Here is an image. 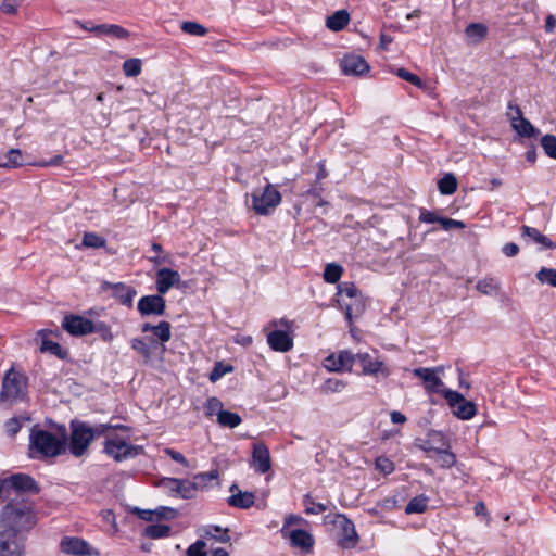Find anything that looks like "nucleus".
<instances>
[{
    "label": "nucleus",
    "instance_id": "f704fd0d",
    "mask_svg": "<svg viewBox=\"0 0 556 556\" xmlns=\"http://www.w3.org/2000/svg\"><path fill=\"white\" fill-rule=\"evenodd\" d=\"M172 528L167 525H149L143 530V535L150 539H163L170 535Z\"/></svg>",
    "mask_w": 556,
    "mask_h": 556
},
{
    "label": "nucleus",
    "instance_id": "f3484780",
    "mask_svg": "<svg viewBox=\"0 0 556 556\" xmlns=\"http://www.w3.org/2000/svg\"><path fill=\"white\" fill-rule=\"evenodd\" d=\"M338 294H345L355 300L353 304H348L345 307V318L351 323L353 313L361 314L364 309V304L357 299L359 291L354 282H342L338 285Z\"/></svg>",
    "mask_w": 556,
    "mask_h": 556
},
{
    "label": "nucleus",
    "instance_id": "a18cd8bd",
    "mask_svg": "<svg viewBox=\"0 0 556 556\" xmlns=\"http://www.w3.org/2000/svg\"><path fill=\"white\" fill-rule=\"evenodd\" d=\"M541 147L548 157L556 160V136L544 135L541 138Z\"/></svg>",
    "mask_w": 556,
    "mask_h": 556
},
{
    "label": "nucleus",
    "instance_id": "39448f33",
    "mask_svg": "<svg viewBox=\"0 0 556 556\" xmlns=\"http://www.w3.org/2000/svg\"><path fill=\"white\" fill-rule=\"evenodd\" d=\"M26 388L25 377L13 368L5 372L0 392L1 402H15L24 395Z\"/></svg>",
    "mask_w": 556,
    "mask_h": 556
},
{
    "label": "nucleus",
    "instance_id": "37998d69",
    "mask_svg": "<svg viewBox=\"0 0 556 556\" xmlns=\"http://www.w3.org/2000/svg\"><path fill=\"white\" fill-rule=\"evenodd\" d=\"M219 477L218 470L213 469L207 472H200L193 476V481L197 484L199 490H203L208 482L213 480H217Z\"/></svg>",
    "mask_w": 556,
    "mask_h": 556
},
{
    "label": "nucleus",
    "instance_id": "58836bf2",
    "mask_svg": "<svg viewBox=\"0 0 556 556\" xmlns=\"http://www.w3.org/2000/svg\"><path fill=\"white\" fill-rule=\"evenodd\" d=\"M106 244V240L97 235L96 232H85L83 237V241L79 245V248H92V249H99L104 248Z\"/></svg>",
    "mask_w": 556,
    "mask_h": 556
},
{
    "label": "nucleus",
    "instance_id": "13d9d810",
    "mask_svg": "<svg viewBox=\"0 0 556 556\" xmlns=\"http://www.w3.org/2000/svg\"><path fill=\"white\" fill-rule=\"evenodd\" d=\"M154 511H155V515L159 520L160 519L172 520V519L176 518V516L178 514L175 508L166 507V506H160Z\"/></svg>",
    "mask_w": 556,
    "mask_h": 556
},
{
    "label": "nucleus",
    "instance_id": "c85d7f7f",
    "mask_svg": "<svg viewBox=\"0 0 556 556\" xmlns=\"http://www.w3.org/2000/svg\"><path fill=\"white\" fill-rule=\"evenodd\" d=\"M522 236L529 237L534 242L541 244L544 249H555L556 243L545 235L541 233L536 228L522 226Z\"/></svg>",
    "mask_w": 556,
    "mask_h": 556
},
{
    "label": "nucleus",
    "instance_id": "6e6552de",
    "mask_svg": "<svg viewBox=\"0 0 556 556\" xmlns=\"http://www.w3.org/2000/svg\"><path fill=\"white\" fill-rule=\"evenodd\" d=\"M332 523L339 530V540L338 545L342 548H352L358 542V534L355 530V526L352 520H350L343 514H337Z\"/></svg>",
    "mask_w": 556,
    "mask_h": 556
},
{
    "label": "nucleus",
    "instance_id": "0eeeda50",
    "mask_svg": "<svg viewBox=\"0 0 556 556\" xmlns=\"http://www.w3.org/2000/svg\"><path fill=\"white\" fill-rule=\"evenodd\" d=\"M443 396L447 401L448 405L454 408V415L457 418L462 420H469L476 415V404L471 401H467L459 392L451 389H444Z\"/></svg>",
    "mask_w": 556,
    "mask_h": 556
},
{
    "label": "nucleus",
    "instance_id": "5fc2aeb1",
    "mask_svg": "<svg viewBox=\"0 0 556 556\" xmlns=\"http://www.w3.org/2000/svg\"><path fill=\"white\" fill-rule=\"evenodd\" d=\"M396 75H397L400 78H402V79H404V80H406V81L410 83L412 85H414V86H416V87H418V88H421V87H422V85H424V84H422V80L420 79V77H418V76H417V75H415L414 73H410V72H409V71H407L406 68H403V67L397 68V70H396Z\"/></svg>",
    "mask_w": 556,
    "mask_h": 556
},
{
    "label": "nucleus",
    "instance_id": "ddd939ff",
    "mask_svg": "<svg viewBox=\"0 0 556 556\" xmlns=\"http://www.w3.org/2000/svg\"><path fill=\"white\" fill-rule=\"evenodd\" d=\"M356 362V354L348 350L340 351L338 354H330L324 359V367L328 371H351Z\"/></svg>",
    "mask_w": 556,
    "mask_h": 556
},
{
    "label": "nucleus",
    "instance_id": "774afa93",
    "mask_svg": "<svg viewBox=\"0 0 556 556\" xmlns=\"http://www.w3.org/2000/svg\"><path fill=\"white\" fill-rule=\"evenodd\" d=\"M502 252L508 256V257H513V256H516L519 252V247L514 243V242H508L506 244L503 245L502 248Z\"/></svg>",
    "mask_w": 556,
    "mask_h": 556
},
{
    "label": "nucleus",
    "instance_id": "e2e57ef3",
    "mask_svg": "<svg viewBox=\"0 0 556 556\" xmlns=\"http://www.w3.org/2000/svg\"><path fill=\"white\" fill-rule=\"evenodd\" d=\"M440 225L444 230H451L453 228L464 229L466 227L465 223L462 220H456L450 217H442Z\"/></svg>",
    "mask_w": 556,
    "mask_h": 556
},
{
    "label": "nucleus",
    "instance_id": "412c9836",
    "mask_svg": "<svg viewBox=\"0 0 556 556\" xmlns=\"http://www.w3.org/2000/svg\"><path fill=\"white\" fill-rule=\"evenodd\" d=\"M180 281V275L177 270L170 268H161L156 273V290L160 294H165L168 290Z\"/></svg>",
    "mask_w": 556,
    "mask_h": 556
},
{
    "label": "nucleus",
    "instance_id": "b1692460",
    "mask_svg": "<svg viewBox=\"0 0 556 556\" xmlns=\"http://www.w3.org/2000/svg\"><path fill=\"white\" fill-rule=\"evenodd\" d=\"M282 536L288 538L290 540L291 546L293 547H299L303 551H311L313 548L314 538L309 532L305 530L294 529Z\"/></svg>",
    "mask_w": 556,
    "mask_h": 556
},
{
    "label": "nucleus",
    "instance_id": "393cba45",
    "mask_svg": "<svg viewBox=\"0 0 556 556\" xmlns=\"http://www.w3.org/2000/svg\"><path fill=\"white\" fill-rule=\"evenodd\" d=\"M89 544L79 538H64L61 541V549L65 554L76 556L90 555Z\"/></svg>",
    "mask_w": 556,
    "mask_h": 556
},
{
    "label": "nucleus",
    "instance_id": "ea45409f",
    "mask_svg": "<svg viewBox=\"0 0 556 556\" xmlns=\"http://www.w3.org/2000/svg\"><path fill=\"white\" fill-rule=\"evenodd\" d=\"M476 288L483 294L493 295L500 290V285L494 278H483L477 282Z\"/></svg>",
    "mask_w": 556,
    "mask_h": 556
},
{
    "label": "nucleus",
    "instance_id": "603ef678",
    "mask_svg": "<svg viewBox=\"0 0 556 556\" xmlns=\"http://www.w3.org/2000/svg\"><path fill=\"white\" fill-rule=\"evenodd\" d=\"M465 33L470 38L482 39L486 36L488 28L481 23H471L466 27Z\"/></svg>",
    "mask_w": 556,
    "mask_h": 556
},
{
    "label": "nucleus",
    "instance_id": "49530a36",
    "mask_svg": "<svg viewBox=\"0 0 556 556\" xmlns=\"http://www.w3.org/2000/svg\"><path fill=\"white\" fill-rule=\"evenodd\" d=\"M170 324L168 321L162 320L157 325H155V329L153 334L162 342H168L172 338L170 332Z\"/></svg>",
    "mask_w": 556,
    "mask_h": 556
},
{
    "label": "nucleus",
    "instance_id": "a19ab883",
    "mask_svg": "<svg viewBox=\"0 0 556 556\" xmlns=\"http://www.w3.org/2000/svg\"><path fill=\"white\" fill-rule=\"evenodd\" d=\"M7 162L0 163V168H16L23 165L22 152L20 149H11L5 154Z\"/></svg>",
    "mask_w": 556,
    "mask_h": 556
},
{
    "label": "nucleus",
    "instance_id": "4c0bfd02",
    "mask_svg": "<svg viewBox=\"0 0 556 556\" xmlns=\"http://www.w3.org/2000/svg\"><path fill=\"white\" fill-rule=\"evenodd\" d=\"M343 274V267L337 263H329L324 270V280L328 283H337Z\"/></svg>",
    "mask_w": 556,
    "mask_h": 556
},
{
    "label": "nucleus",
    "instance_id": "9b49d317",
    "mask_svg": "<svg viewBox=\"0 0 556 556\" xmlns=\"http://www.w3.org/2000/svg\"><path fill=\"white\" fill-rule=\"evenodd\" d=\"M508 110H515L516 116H513L511 113H507V116L510 119V124L513 129L523 138L536 137L540 134V130L535 128L531 122L523 117L521 109L514 104L513 102L508 103Z\"/></svg>",
    "mask_w": 556,
    "mask_h": 556
},
{
    "label": "nucleus",
    "instance_id": "bb28decb",
    "mask_svg": "<svg viewBox=\"0 0 556 556\" xmlns=\"http://www.w3.org/2000/svg\"><path fill=\"white\" fill-rule=\"evenodd\" d=\"M255 496L251 492H242L238 490L237 493H233L231 496L227 498L228 505L241 508V509H248L251 506L254 505Z\"/></svg>",
    "mask_w": 556,
    "mask_h": 556
},
{
    "label": "nucleus",
    "instance_id": "c9c22d12",
    "mask_svg": "<svg viewBox=\"0 0 556 556\" xmlns=\"http://www.w3.org/2000/svg\"><path fill=\"white\" fill-rule=\"evenodd\" d=\"M217 421L223 427L236 428L241 424L242 419L237 413L220 410L217 413Z\"/></svg>",
    "mask_w": 556,
    "mask_h": 556
},
{
    "label": "nucleus",
    "instance_id": "5701e85b",
    "mask_svg": "<svg viewBox=\"0 0 556 556\" xmlns=\"http://www.w3.org/2000/svg\"><path fill=\"white\" fill-rule=\"evenodd\" d=\"M440 439V446L435 450V460L442 468H451L456 464V456L450 451V444L441 433H435Z\"/></svg>",
    "mask_w": 556,
    "mask_h": 556
},
{
    "label": "nucleus",
    "instance_id": "7c9ffc66",
    "mask_svg": "<svg viewBox=\"0 0 556 556\" xmlns=\"http://www.w3.org/2000/svg\"><path fill=\"white\" fill-rule=\"evenodd\" d=\"M40 351L43 353L49 352L60 359H66L68 356V351L66 349L62 348L58 342L51 341L47 338H42Z\"/></svg>",
    "mask_w": 556,
    "mask_h": 556
},
{
    "label": "nucleus",
    "instance_id": "338daca9",
    "mask_svg": "<svg viewBox=\"0 0 556 556\" xmlns=\"http://www.w3.org/2000/svg\"><path fill=\"white\" fill-rule=\"evenodd\" d=\"M109 430H111V424H99L94 427H91L92 440L105 435Z\"/></svg>",
    "mask_w": 556,
    "mask_h": 556
},
{
    "label": "nucleus",
    "instance_id": "e433bc0d",
    "mask_svg": "<svg viewBox=\"0 0 556 556\" xmlns=\"http://www.w3.org/2000/svg\"><path fill=\"white\" fill-rule=\"evenodd\" d=\"M346 386H348V382L344 380L337 379V378H328L321 384L320 391L324 394L338 393V392H342Z\"/></svg>",
    "mask_w": 556,
    "mask_h": 556
},
{
    "label": "nucleus",
    "instance_id": "69168bd1",
    "mask_svg": "<svg viewBox=\"0 0 556 556\" xmlns=\"http://www.w3.org/2000/svg\"><path fill=\"white\" fill-rule=\"evenodd\" d=\"M165 454L167 456H169L173 460H175L176 463H179L181 464L182 466L185 467H188L189 466V462L187 460V458L184 456V454H181L180 452L178 451H175L173 448H165L164 450Z\"/></svg>",
    "mask_w": 556,
    "mask_h": 556
},
{
    "label": "nucleus",
    "instance_id": "72a5a7b5",
    "mask_svg": "<svg viewBox=\"0 0 556 556\" xmlns=\"http://www.w3.org/2000/svg\"><path fill=\"white\" fill-rule=\"evenodd\" d=\"M178 483V493L177 496L184 498V500H191L194 498L197 495V492L199 491L197 484L194 483L193 479H179Z\"/></svg>",
    "mask_w": 556,
    "mask_h": 556
},
{
    "label": "nucleus",
    "instance_id": "bf43d9fd",
    "mask_svg": "<svg viewBox=\"0 0 556 556\" xmlns=\"http://www.w3.org/2000/svg\"><path fill=\"white\" fill-rule=\"evenodd\" d=\"M442 217L443 216H438L434 212L428 211L426 208H421L420 214H419V220L421 223H426V224H433V223L440 224V220L442 219Z\"/></svg>",
    "mask_w": 556,
    "mask_h": 556
},
{
    "label": "nucleus",
    "instance_id": "7ed1b4c3",
    "mask_svg": "<svg viewBox=\"0 0 556 556\" xmlns=\"http://www.w3.org/2000/svg\"><path fill=\"white\" fill-rule=\"evenodd\" d=\"M252 208L257 215L267 216L280 204L281 193L270 184L252 192Z\"/></svg>",
    "mask_w": 556,
    "mask_h": 556
},
{
    "label": "nucleus",
    "instance_id": "0e129e2a",
    "mask_svg": "<svg viewBox=\"0 0 556 556\" xmlns=\"http://www.w3.org/2000/svg\"><path fill=\"white\" fill-rule=\"evenodd\" d=\"M206 415L212 416L223 409V403L217 397H210L206 402Z\"/></svg>",
    "mask_w": 556,
    "mask_h": 556
},
{
    "label": "nucleus",
    "instance_id": "c03bdc74",
    "mask_svg": "<svg viewBox=\"0 0 556 556\" xmlns=\"http://www.w3.org/2000/svg\"><path fill=\"white\" fill-rule=\"evenodd\" d=\"M536 279L542 283V285H548L551 287H555L556 288V269L554 268H547V267H542L538 273H536Z\"/></svg>",
    "mask_w": 556,
    "mask_h": 556
},
{
    "label": "nucleus",
    "instance_id": "f8f14e48",
    "mask_svg": "<svg viewBox=\"0 0 556 556\" xmlns=\"http://www.w3.org/2000/svg\"><path fill=\"white\" fill-rule=\"evenodd\" d=\"M137 309L141 317L162 316L165 314L166 301L160 293L143 295L138 301Z\"/></svg>",
    "mask_w": 556,
    "mask_h": 556
},
{
    "label": "nucleus",
    "instance_id": "de8ad7c7",
    "mask_svg": "<svg viewBox=\"0 0 556 556\" xmlns=\"http://www.w3.org/2000/svg\"><path fill=\"white\" fill-rule=\"evenodd\" d=\"M123 71L127 77H136L141 72L140 59H128L123 63Z\"/></svg>",
    "mask_w": 556,
    "mask_h": 556
},
{
    "label": "nucleus",
    "instance_id": "aec40b11",
    "mask_svg": "<svg viewBox=\"0 0 556 556\" xmlns=\"http://www.w3.org/2000/svg\"><path fill=\"white\" fill-rule=\"evenodd\" d=\"M341 70L345 75L361 76L369 71V65L366 60L356 54L345 55L341 60Z\"/></svg>",
    "mask_w": 556,
    "mask_h": 556
},
{
    "label": "nucleus",
    "instance_id": "9d476101",
    "mask_svg": "<svg viewBox=\"0 0 556 556\" xmlns=\"http://www.w3.org/2000/svg\"><path fill=\"white\" fill-rule=\"evenodd\" d=\"M442 371L441 367H418L413 370L415 377L420 378L425 383V389L429 393H440L443 395L444 383L438 376Z\"/></svg>",
    "mask_w": 556,
    "mask_h": 556
},
{
    "label": "nucleus",
    "instance_id": "4468645a",
    "mask_svg": "<svg viewBox=\"0 0 556 556\" xmlns=\"http://www.w3.org/2000/svg\"><path fill=\"white\" fill-rule=\"evenodd\" d=\"M62 328L74 337H84L92 333V320L75 314L65 315L62 320Z\"/></svg>",
    "mask_w": 556,
    "mask_h": 556
},
{
    "label": "nucleus",
    "instance_id": "4be33fe9",
    "mask_svg": "<svg viewBox=\"0 0 556 556\" xmlns=\"http://www.w3.org/2000/svg\"><path fill=\"white\" fill-rule=\"evenodd\" d=\"M267 343L276 352H288L293 346V339L287 331L274 330L267 334Z\"/></svg>",
    "mask_w": 556,
    "mask_h": 556
},
{
    "label": "nucleus",
    "instance_id": "052dcab7",
    "mask_svg": "<svg viewBox=\"0 0 556 556\" xmlns=\"http://www.w3.org/2000/svg\"><path fill=\"white\" fill-rule=\"evenodd\" d=\"M376 468L384 475H389L394 471V464L386 457H378L376 459Z\"/></svg>",
    "mask_w": 556,
    "mask_h": 556
},
{
    "label": "nucleus",
    "instance_id": "473e14b6",
    "mask_svg": "<svg viewBox=\"0 0 556 556\" xmlns=\"http://www.w3.org/2000/svg\"><path fill=\"white\" fill-rule=\"evenodd\" d=\"M428 502L429 498L424 494L415 496L407 503L405 513L407 515L421 514L428 508Z\"/></svg>",
    "mask_w": 556,
    "mask_h": 556
},
{
    "label": "nucleus",
    "instance_id": "c756f323",
    "mask_svg": "<svg viewBox=\"0 0 556 556\" xmlns=\"http://www.w3.org/2000/svg\"><path fill=\"white\" fill-rule=\"evenodd\" d=\"M157 341L154 339L150 340V344L141 338H134L130 341V346L134 351L139 353L146 362H149L152 357L151 346H156Z\"/></svg>",
    "mask_w": 556,
    "mask_h": 556
},
{
    "label": "nucleus",
    "instance_id": "79ce46f5",
    "mask_svg": "<svg viewBox=\"0 0 556 556\" xmlns=\"http://www.w3.org/2000/svg\"><path fill=\"white\" fill-rule=\"evenodd\" d=\"M303 504L305 506V514L307 515H318L328 509L327 505L323 503H315L308 493L303 496Z\"/></svg>",
    "mask_w": 556,
    "mask_h": 556
},
{
    "label": "nucleus",
    "instance_id": "6ab92c4d",
    "mask_svg": "<svg viewBox=\"0 0 556 556\" xmlns=\"http://www.w3.org/2000/svg\"><path fill=\"white\" fill-rule=\"evenodd\" d=\"M252 465L258 473H266L270 470V453L264 443H255L253 445Z\"/></svg>",
    "mask_w": 556,
    "mask_h": 556
},
{
    "label": "nucleus",
    "instance_id": "864d4df0",
    "mask_svg": "<svg viewBox=\"0 0 556 556\" xmlns=\"http://www.w3.org/2000/svg\"><path fill=\"white\" fill-rule=\"evenodd\" d=\"M181 30L192 36H204L207 33V29L203 25L195 22H184L181 24Z\"/></svg>",
    "mask_w": 556,
    "mask_h": 556
},
{
    "label": "nucleus",
    "instance_id": "a211bd4d",
    "mask_svg": "<svg viewBox=\"0 0 556 556\" xmlns=\"http://www.w3.org/2000/svg\"><path fill=\"white\" fill-rule=\"evenodd\" d=\"M7 483L16 492L38 494L40 486L37 481L26 473H14L7 479Z\"/></svg>",
    "mask_w": 556,
    "mask_h": 556
},
{
    "label": "nucleus",
    "instance_id": "1a4fd4ad",
    "mask_svg": "<svg viewBox=\"0 0 556 556\" xmlns=\"http://www.w3.org/2000/svg\"><path fill=\"white\" fill-rule=\"evenodd\" d=\"M100 289L102 292H111V296L114 298L119 304L127 307H131L134 299L137 295V290L124 282H110L102 281Z\"/></svg>",
    "mask_w": 556,
    "mask_h": 556
},
{
    "label": "nucleus",
    "instance_id": "dca6fc26",
    "mask_svg": "<svg viewBox=\"0 0 556 556\" xmlns=\"http://www.w3.org/2000/svg\"><path fill=\"white\" fill-rule=\"evenodd\" d=\"M0 556H24V544L14 532L0 531Z\"/></svg>",
    "mask_w": 556,
    "mask_h": 556
},
{
    "label": "nucleus",
    "instance_id": "2f4dec72",
    "mask_svg": "<svg viewBox=\"0 0 556 556\" xmlns=\"http://www.w3.org/2000/svg\"><path fill=\"white\" fill-rule=\"evenodd\" d=\"M438 189L441 194H453L457 189V179L454 174L447 173L438 181Z\"/></svg>",
    "mask_w": 556,
    "mask_h": 556
},
{
    "label": "nucleus",
    "instance_id": "423d86ee",
    "mask_svg": "<svg viewBox=\"0 0 556 556\" xmlns=\"http://www.w3.org/2000/svg\"><path fill=\"white\" fill-rule=\"evenodd\" d=\"M104 453L116 462H123L129 458H135L143 453V447L140 445L128 444L124 439L118 437L108 438L104 442Z\"/></svg>",
    "mask_w": 556,
    "mask_h": 556
},
{
    "label": "nucleus",
    "instance_id": "20e7f679",
    "mask_svg": "<svg viewBox=\"0 0 556 556\" xmlns=\"http://www.w3.org/2000/svg\"><path fill=\"white\" fill-rule=\"evenodd\" d=\"M71 430L72 432L68 444L70 452L75 457H80L93 441L91 427L85 421L72 420Z\"/></svg>",
    "mask_w": 556,
    "mask_h": 556
},
{
    "label": "nucleus",
    "instance_id": "09e8293b",
    "mask_svg": "<svg viewBox=\"0 0 556 556\" xmlns=\"http://www.w3.org/2000/svg\"><path fill=\"white\" fill-rule=\"evenodd\" d=\"M178 478H162L157 481L156 485L163 488L169 495L177 496L178 493Z\"/></svg>",
    "mask_w": 556,
    "mask_h": 556
},
{
    "label": "nucleus",
    "instance_id": "a878e982",
    "mask_svg": "<svg viewBox=\"0 0 556 556\" xmlns=\"http://www.w3.org/2000/svg\"><path fill=\"white\" fill-rule=\"evenodd\" d=\"M88 31L97 35L111 36L117 39H127L129 37V31L126 28L115 24L93 25L91 28H88Z\"/></svg>",
    "mask_w": 556,
    "mask_h": 556
},
{
    "label": "nucleus",
    "instance_id": "4d7b16f0",
    "mask_svg": "<svg viewBox=\"0 0 556 556\" xmlns=\"http://www.w3.org/2000/svg\"><path fill=\"white\" fill-rule=\"evenodd\" d=\"M205 547L206 543L202 540H198L187 548L186 556H207Z\"/></svg>",
    "mask_w": 556,
    "mask_h": 556
},
{
    "label": "nucleus",
    "instance_id": "2eb2a0df",
    "mask_svg": "<svg viewBox=\"0 0 556 556\" xmlns=\"http://www.w3.org/2000/svg\"><path fill=\"white\" fill-rule=\"evenodd\" d=\"M356 361L362 367L363 375L375 377L382 376L386 378L390 374L384 363L369 353H357Z\"/></svg>",
    "mask_w": 556,
    "mask_h": 556
},
{
    "label": "nucleus",
    "instance_id": "6e6d98bb",
    "mask_svg": "<svg viewBox=\"0 0 556 556\" xmlns=\"http://www.w3.org/2000/svg\"><path fill=\"white\" fill-rule=\"evenodd\" d=\"M306 522V520L304 518H302L301 516H298V515H288L285 517V520H283V526L282 528L280 529V533L281 535H286V533L290 532L291 530H289V528L293 525H302Z\"/></svg>",
    "mask_w": 556,
    "mask_h": 556
},
{
    "label": "nucleus",
    "instance_id": "f03ea898",
    "mask_svg": "<svg viewBox=\"0 0 556 556\" xmlns=\"http://www.w3.org/2000/svg\"><path fill=\"white\" fill-rule=\"evenodd\" d=\"M65 437L59 439L47 430H31L30 447L35 448L43 457H55L62 454L65 450Z\"/></svg>",
    "mask_w": 556,
    "mask_h": 556
},
{
    "label": "nucleus",
    "instance_id": "8fccbe9b",
    "mask_svg": "<svg viewBox=\"0 0 556 556\" xmlns=\"http://www.w3.org/2000/svg\"><path fill=\"white\" fill-rule=\"evenodd\" d=\"M233 367L231 365H224L222 362L215 363L208 379L212 382H216L219 380L223 376H225L228 372H231Z\"/></svg>",
    "mask_w": 556,
    "mask_h": 556
},
{
    "label": "nucleus",
    "instance_id": "cd10ccee",
    "mask_svg": "<svg viewBox=\"0 0 556 556\" xmlns=\"http://www.w3.org/2000/svg\"><path fill=\"white\" fill-rule=\"evenodd\" d=\"M350 22V14L346 10H339L327 17L326 26L332 31L342 30Z\"/></svg>",
    "mask_w": 556,
    "mask_h": 556
},
{
    "label": "nucleus",
    "instance_id": "3c124183",
    "mask_svg": "<svg viewBox=\"0 0 556 556\" xmlns=\"http://www.w3.org/2000/svg\"><path fill=\"white\" fill-rule=\"evenodd\" d=\"M92 333H99L105 342H111L114 339L111 327L103 321H92Z\"/></svg>",
    "mask_w": 556,
    "mask_h": 556
},
{
    "label": "nucleus",
    "instance_id": "f257e3e1",
    "mask_svg": "<svg viewBox=\"0 0 556 556\" xmlns=\"http://www.w3.org/2000/svg\"><path fill=\"white\" fill-rule=\"evenodd\" d=\"M36 522L33 503L28 501L15 502L12 500L0 511V527L14 532L15 536L20 532L33 529Z\"/></svg>",
    "mask_w": 556,
    "mask_h": 556
},
{
    "label": "nucleus",
    "instance_id": "680f3d73",
    "mask_svg": "<svg viewBox=\"0 0 556 556\" xmlns=\"http://www.w3.org/2000/svg\"><path fill=\"white\" fill-rule=\"evenodd\" d=\"M4 428L7 434L13 437L21 430L22 424L18 418L13 417L5 421Z\"/></svg>",
    "mask_w": 556,
    "mask_h": 556
}]
</instances>
